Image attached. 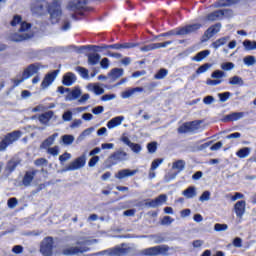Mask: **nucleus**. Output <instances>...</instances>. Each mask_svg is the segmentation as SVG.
Masks as SVG:
<instances>
[{
  "instance_id": "f257e3e1",
  "label": "nucleus",
  "mask_w": 256,
  "mask_h": 256,
  "mask_svg": "<svg viewBox=\"0 0 256 256\" xmlns=\"http://www.w3.org/2000/svg\"><path fill=\"white\" fill-rule=\"evenodd\" d=\"M203 25L199 23L186 25L184 27H179L176 30H170L168 32L162 33L158 36H156V39H159V37H171L173 35H189L191 33H195V31H199Z\"/></svg>"
},
{
  "instance_id": "f03ea898",
  "label": "nucleus",
  "mask_w": 256,
  "mask_h": 256,
  "mask_svg": "<svg viewBox=\"0 0 256 256\" xmlns=\"http://www.w3.org/2000/svg\"><path fill=\"white\" fill-rule=\"evenodd\" d=\"M47 12L50 15L52 25L59 23L63 15V10L61 9V0H52V2L47 5Z\"/></svg>"
},
{
  "instance_id": "7ed1b4c3",
  "label": "nucleus",
  "mask_w": 256,
  "mask_h": 256,
  "mask_svg": "<svg viewBox=\"0 0 256 256\" xmlns=\"http://www.w3.org/2000/svg\"><path fill=\"white\" fill-rule=\"evenodd\" d=\"M41 69V63L36 62L33 64H30L27 66V68L22 73L21 79H14V87H18V85H21L25 81V79H29L30 77H33V75H37Z\"/></svg>"
},
{
  "instance_id": "20e7f679",
  "label": "nucleus",
  "mask_w": 256,
  "mask_h": 256,
  "mask_svg": "<svg viewBox=\"0 0 256 256\" xmlns=\"http://www.w3.org/2000/svg\"><path fill=\"white\" fill-rule=\"evenodd\" d=\"M87 3H89V0H72L68 3V9L75 13L78 11V15H84L87 11H91V9L87 7Z\"/></svg>"
},
{
  "instance_id": "39448f33",
  "label": "nucleus",
  "mask_w": 256,
  "mask_h": 256,
  "mask_svg": "<svg viewBox=\"0 0 256 256\" xmlns=\"http://www.w3.org/2000/svg\"><path fill=\"white\" fill-rule=\"evenodd\" d=\"M21 138V131L15 130L4 136L0 141V151H5L9 145H13L15 141H19Z\"/></svg>"
},
{
  "instance_id": "423d86ee",
  "label": "nucleus",
  "mask_w": 256,
  "mask_h": 256,
  "mask_svg": "<svg viewBox=\"0 0 256 256\" xmlns=\"http://www.w3.org/2000/svg\"><path fill=\"white\" fill-rule=\"evenodd\" d=\"M169 249L170 248L168 245H158V246L146 248L143 251V253L146 256H157V255L167 256L169 255Z\"/></svg>"
},
{
  "instance_id": "0eeeda50",
  "label": "nucleus",
  "mask_w": 256,
  "mask_h": 256,
  "mask_svg": "<svg viewBox=\"0 0 256 256\" xmlns=\"http://www.w3.org/2000/svg\"><path fill=\"white\" fill-rule=\"evenodd\" d=\"M201 121L200 120H194L190 122L183 123L180 127H178V133L181 135L185 133H194V131L199 130L201 127Z\"/></svg>"
},
{
  "instance_id": "6e6552de",
  "label": "nucleus",
  "mask_w": 256,
  "mask_h": 256,
  "mask_svg": "<svg viewBox=\"0 0 256 256\" xmlns=\"http://www.w3.org/2000/svg\"><path fill=\"white\" fill-rule=\"evenodd\" d=\"M55 242L53 241V237H46L40 245V253L43 256H53V247Z\"/></svg>"
},
{
  "instance_id": "1a4fd4ad",
  "label": "nucleus",
  "mask_w": 256,
  "mask_h": 256,
  "mask_svg": "<svg viewBox=\"0 0 256 256\" xmlns=\"http://www.w3.org/2000/svg\"><path fill=\"white\" fill-rule=\"evenodd\" d=\"M45 7H47V0H33L30 4V11L34 15H45Z\"/></svg>"
},
{
  "instance_id": "9d476101",
  "label": "nucleus",
  "mask_w": 256,
  "mask_h": 256,
  "mask_svg": "<svg viewBox=\"0 0 256 256\" xmlns=\"http://www.w3.org/2000/svg\"><path fill=\"white\" fill-rule=\"evenodd\" d=\"M85 163H87V157L83 154L68 164L66 166V171H77V169L85 167Z\"/></svg>"
},
{
  "instance_id": "9b49d317",
  "label": "nucleus",
  "mask_w": 256,
  "mask_h": 256,
  "mask_svg": "<svg viewBox=\"0 0 256 256\" xmlns=\"http://www.w3.org/2000/svg\"><path fill=\"white\" fill-rule=\"evenodd\" d=\"M57 75H59V70H54L50 73H47L41 82V89H47L50 87V85H53V81L57 79Z\"/></svg>"
},
{
  "instance_id": "f8f14e48",
  "label": "nucleus",
  "mask_w": 256,
  "mask_h": 256,
  "mask_svg": "<svg viewBox=\"0 0 256 256\" xmlns=\"http://www.w3.org/2000/svg\"><path fill=\"white\" fill-rule=\"evenodd\" d=\"M247 209V202L245 200H239L234 204V212L238 219H243L245 211Z\"/></svg>"
},
{
  "instance_id": "ddd939ff",
  "label": "nucleus",
  "mask_w": 256,
  "mask_h": 256,
  "mask_svg": "<svg viewBox=\"0 0 256 256\" xmlns=\"http://www.w3.org/2000/svg\"><path fill=\"white\" fill-rule=\"evenodd\" d=\"M163 203H167V195L166 194H160L155 199L146 202L145 205H146V207H152L153 209H155V207H159V206L163 205Z\"/></svg>"
},
{
  "instance_id": "4468645a",
  "label": "nucleus",
  "mask_w": 256,
  "mask_h": 256,
  "mask_svg": "<svg viewBox=\"0 0 256 256\" xmlns=\"http://www.w3.org/2000/svg\"><path fill=\"white\" fill-rule=\"evenodd\" d=\"M37 173H39V170L26 171L22 178V185L24 187H31Z\"/></svg>"
},
{
  "instance_id": "2eb2a0df",
  "label": "nucleus",
  "mask_w": 256,
  "mask_h": 256,
  "mask_svg": "<svg viewBox=\"0 0 256 256\" xmlns=\"http://www.w3.org/2000/svg\"><path fill=\"white\" fill-rule=\"evenodd\" d=\"M172 44H173V41H171V40L162 42V43H152V44L145 45V46L141 47V51H144V52L155 51V49L165 48L168 45H172Z\"/></svg>"
},
{
  "instance_id": "dca6fc26",
  "label": "nucleus",
  "mask_w": 256,
  "mask_h": 256,
  "mask_svg": "<svg viewBox=\"0 0 256 256\" xmlns=\"http://www.w3.org/2000/svg\"><path fill=\"white\" fill-rule=\"evenodd\" d=\"M135 47V44H131V43H124V44H119V43H116V44H111V45H107V44H103L102 46H100V49H131Z\"/></svg>"
},
{
  "instance_id": "f3484780",
  "label": "nucleus",
  "mask_w": 256,
  "mask_h": 256,
  "mask_svg": "<svg viewBox=\"0 0 256 256\" xmlns=\"http://www.w3.org/2000/svg\"><path fill=\"white\" fill-rule=\"evenodd\" d=\"M245 117V112H233L224 116L223 121L224 123H231L233 121H239V119H243Z\"/></svg>"
},
{
  "instance_id": "a211bd4d",
  "label": "nucleus",
  "mask_w": 256,
  "mask_h": 256,
  "mask_svg": "<svg viewBox=\"0 0 256 256\" xmlns=\"http://www.w3.org/2000/svg\"><path fill=\"white\" fill-rule=\"evenodd\" d=\"M221 31V23H216L210 26L205 32L204 35L207 37V39H211L214 35H217Z\"/></svg>"
},
{
  "instance_id": "6ab92c4d",
  "label": "nucleus",
  "mask_w": 256,
  "mask_h": 256,
  "mask_svg": "<svg viewBox=\"0 0 256 256\" xmlns=\"http://www.w3.org/2000/svg\"><path fill=\"white\" fill-rule=\"evenodd\" d=\"M138 170H131V169H122L115 174L116 179H125V177H133V175H137Z\"/></svg>"
},
{
  "instance_id": "aec40b11",
  "label": "nucleus",
  "mask_w": 256,
  "mask_h": 256,
  "mask_svg": "<svg viewBox=\"0 0 256 256\" xmlns=\"http://www.w3.org/2000/svg\"><path fill=\"white\" fill-rule=\"evenodd\" d=\"M75 81H77V76H75L73 72H68L64 74L62 78V83L63 85H65V87H71V85H73Z\"/></svg>"
},
{
  "instance_id": "412c9836",
  "label": "nucleus",
  "mask_w": 256,
  "mask_h": 256,
  "mask_svg": "<svg viewBox=\"0 0 256 256\" xmlns=\"http://www.w3.org/2000/svg\"><path fill=\"white\" fill-rule=\"evenodd\" d=\"M87 252V248H79V247H70L62 250V255H78V253Z\"/></svg>"
},
{
  "instance_id": "4be33fe9",
  "label": "nucleus",
  "mask_w": 256,
  "mask_h": 256,
  "mask_svg": "<svg viewBox=\"0 0 256 256\" xmlns=\"http://www.w3.org/2000/svg\"><path fill=\"white\" fill-rule=\"evenodd\" d=\"M110 159L115 161V163H119V161H125V159H127V152L118 150L110 156Z\"/></svg>"
},
{
  "instance_id": "5701e85b",
  "label": "nucleus",
  "mask_w": 256,
  "mask_h": 256,
  "mask_svg": "<svg viewBox=\"0 0 256 256\" xmlns=\"http://www.w3.org/2000/svg\"><path fill=\"white\" fill-rule=\"evenodd\" d=\"M220 19H223V11L222 10H215L208 15H206L207 21H220Z\"/></svg>"
},
{
  "instance_id": "b1692460",
  "label": "nucleus",
  "mask_w": 256,
  "mask_h": 256,
  "mask_svg": "<svg viewBox=\"0 0 256 256\" xmlns=\"http://www.w3.org/2000/svg\"><path fill=\"white\" fill-rule=\"evenodd\" d=\"M124 70L123 68H113L108 76L111 79V81H117V79L123 77Z\"/></svg>"
},
{
  "instance_id": "393cba45",
  "label": "nucleus",
  "mask_w": 256,
  "mask_h": 256,
  "mask_svg": "<svg viewBox=\"0 0 256 256\" xmlns=\"http://www.w3.org/2000/svg\"><path fill=\"white\" fill-rule=\"evenodd\" d=\"M124 119H125L124 116H117L112 118L110 121L107 122L108 129H115V127H119V125L123 123Z\"/></svg>"
},
{
  "instance_id": "a878e982",
  "label": "nucleus",
  "mask_w": 256,
  "mask_h": 256,
  "mask_svg": "<svg viewBox=\"0 0 256 256\" xmlns=\"http://www.w3.org/2000/svg\"><path fill=\"white\" fill-rule=\"evenodd\" d=\"M185 160H176L175 162L172 163V169H176L177 173L174 174V176L172 177V179H175V176L178 173H181V171L185 170Z\"/></svg>"
},
{
  "instance_id": "bb28decb",
  "label": "nucleus",
  "mask_w": 256,
  "mask_h": 256,
  "mask_svg": "<svg viewBox=\"0 0 256 256\" xmlns=\"http://www.w3.org/2000/svg\"><path fill=\"white\" fill-rule=\"evenodd\" d=\"M53 115H55V113L52 110H49L48 112L40 114L38 120L40 121V123L46 125V123L53 119Z\"/></svg>"
},
{
  "instance_id": "cd10ccee",
  "label": "nucleus",
  "mask_w": 256,
  "mask_h": 256,
  "mask_svg": "<svg viewBox=\"0 0 256 256\" xmlns=\"http://www.w3.org/2000/svg\"><path fill=\"white\" fill-rule=\"evenodd\" d=\"M57 133L52 134L48 138H46L40 145L41 149H47L51 147L55 143V139H57Z\"/></svg>"
},
{
  "instance_id": "c85d7f7f",
  "label": "nucleus",
  "mask_w": 256,
  "mask_h": 256,
  "mask_svg": "<svg viewBox=\"0 0 256 256\" xmlns=\"http://www.w3.org/2000/svg\"><path fill=\"white\" fill-rule=\"evenodd\" d=\"M182 195H184L186 199H193V197H197V188L190 186L182 192Z\"/></svg>"
},
{
  "instance_id": "c756f323",
  "label": "nucleus",
  "mask_w": 256,
  "mask_h": 256,
  "mask_svg": "<svg viewBox=\"0 0 256 256\" xmlns=\"http://www.w3.org/2000/svg\"><path fill=\"white\" fill-rule=\"evenodd\" d=\"M229 39H231V37L224 36V37H221V38L215 40L212 43L213 49H219V47H223V45H227V42L229 41Z\"/></svg>"
},
{
  "instance_id": "7c9ffc66",
  "label": "nucleus",
  "mask_w": 256,
  "mask_h": 256,
  "mask_svg": "<svg viewBox=\"0 0 256 256\" xmlns=\"http://www.w3.org/2000/svg\"><path fill=\"white\" fill-rule=\"evenodd\" d=\"M241 3V0H218L217 7H231V5H237Z\"/></svg>"
},
{
  "instance_id": "2f4dec72",
  "label": "nucleus",
  "mask_w": 256,
  "mask_h": 256,
  "mask_svg": "<svg viewBox=\"0 0 256 256\" xmlns=\"http://www.w3.org/2000/svg\"><path fill=\"white\" fill-rule=\"evenodd\" d=\"M11 41L15 43H21V41H27L29 39V34H12L10 37Z\"/></svg>"
},
{
  "instance_id": "473e14b6",
  "label": "nucleus",
  "mask_w": 256,
  "mask_h": 256,
  "mask_svg": "<svg viewBox=\"0 0 256 256\" xmlns=\"http://www.w3.org/2000/svg\"><path fill=\"white\" fill-rule=\"evenodd\" d=\"M143 92V87H136V88H131L130 90H127L123 92L122 97L124 99H129L134 93H141Z\"/></svg>"
},
{
  "instance_id": "72a5a7b5",
  "label": "nucleus",
  "mask_w": 256,
  "mask_h": 256,
  "mask_svg": "<svg viewBox=\"0 0 256 256\" xmlns=\"http://www.w3.org/2000/svg\"><path fill=\"white\" fill-rule=\"evenodd\" d=\"M236 155L237 157H239V159H245L246 157H249V155H251V148L249 147L241 148L236 152Z\"/></svg>"
},
{
  "instance_id": "f704fd0d",
  "label": "nucleus",
  "mask_w": 256,
  "mask_h": 256,
  "mask_svg": "<svg viewBox=\"0 0 256 256\" xmlns=\"http://www.w3.org/2000/svg\"><path fill=\"white\" fill-rule=\"evenodd\" d=\"M210 54H211L210 50H203L198 52L193 59L194 61H197L199 63L200 61H203V59H205L206 57H209Z\"/></svg>"
},
{
  "instance_id": "c9c22d12",
  "label": "nucleus",
  "mask_w": 256,
  "mask_h": 256,
  "mask_svg": "<svg viewBox=\"0 0 256 256\" xmlns=\"http://www.w3.org/2000/svg\"><path fill=\"white\" fill-rule=\"evenodd\" d=\"M99 61H101V55H99L97 53L88 54V63L90 65H97V63H99Z\"/></svg>"
},
{
  "instance_id": "e433bc0d",
  "label": "nucleus",
  "mask_w": 256,
  "mask_h": 256,
  "mask_svg": "<svg viewBox=\"0 0 256 256\" xmlns=\"http://www.w3.org/2000/svg\"><path fill=\"white\" fill-rule=\"evenodd\" d=\"M230 85H239V87H243L245 85V82L243 81V78L239 76H233L229 79Z\"/></svg>"
},
{
  "instance_id": "4c0bfd02",
  "label": "nucleus",
  "mask_w": 256,
  "mask_h": 256,
  "mask_svg": "<svg viewBox=\"0 0 256 256\" xmlns=\"http://www.w3.org/2000/svg\"><path fill=\"white\" fill-rule=\"evenodd\" d=\"M20 163L21 162L19 160L8 161L7 166H6L7 171H9V173H13V171H15V169H17V167L19 166Z\"/></svg>"
},
{
  "instance_id": "58836bf2",
  "label": "nucleus",
  "mask_w": 256,
  "mask_h": 256,
  "mask_svg": "<svg viewBox=\"0 0 256 256\" xmlns=\"http://www.w3.org/2000/svg\"><path fill=\"white\" fill-rule=\"evenodd\" d=\"M243 47H245L246 51H255L256 41L244 40Z\"/></svg>"
},
{
  "instance_id": "ea45409f",
  "label": "nucleus",
  "mask_w": 256,
  "mask_h": 256,
  "mask_svg": "<svg viewBox=\"0 0 256 256\" xmlns=\"http://www.w3.org/2000/svg\"><path fill=\"white\" fill-rule=\"evenodd\" d=\"M79 97H81V88L76 86L70 93L69 101H73V99H79Z\"/></svg>"
},
{
  "instance_id": "a19ab883",
  "label": "nucleus",
  "mask_w": 256,
  "mask_h": 256,
  "mask_svg": "<svg viewBox=\"0 0 256 256\" xmlns=\"http://www.w3.org/2000/svg\"><path fill=\"white\" fill-rule=\"evenodd\" d=\"M73 141H75L73 135L66 134L62 136V143H64V145H73Z\"/></svg>"
},
{
  "instance_id": "79ce46f5",
  "label": "nucleus",
  "mask_w": 256,
  "mask_h": 256,
  "mask_svg": "<svg viewBox=\"0 0 256 256\" xmlns=\"http://www.w3.org/2000/svg\"><path fill=\"white\" fill-rule=\"evenodd\" d=\"M76 71L79 72V74L83 79H89V70L87 68L78 66L76 67Z\"/></svg>"
},
{
  "instance_id": "37998d69",
  "label": "nucleus",
  "mask_w": 256,
  "mask_h": 256,
  "mask_svg": "<svg viewBox=\"0 0 256 256\" xmlns=\"http://www.w3.org/2000/svg\"><path fill=\"white\" fill-rule=\"evenodd\" d=\"M169 73V70L161 68L154 76L155 79H165Z\"/></svg>"
},
{
  "instance_id": "c03bdc74",
  "label": "nucleus",
  "mask_w": 256,
  "mask_h": 256,
  "mask_svg": "<svg viewBox=\"0 0 256 256\" xmlns=\"http://www.w3.org/2000/svg\"><path fill=\"white\" fill-rule=\"evenodd\" d=\"M23 22V17L21 15H14L12 21L10 22V25L12 27H17V25H21Z\"/></svg>"
},
{
  "instance_id": "a18cd8bd",
  "label": "nucleus",
  "mask_w": 256,
  "mask_h": 256,
  "mask_svg": "<svg viewBox=\"0 0 256 256\" xmlns=\"http://www.w3.org/2000/svg\"><path fill=\"white\" fill-rule=\"evenodd\" d=\"M209 69H211V64L205 63L196 70V73L197 75H201V73H206V71H209Z\"/></svg>"
},
{
  "instance_id": "49530a36",
  "label": "nucleus",
  "mask_w": 256,
  "mask_h": 256,
  "mask_svg": "<svg viewBox=\"0 0 256 256\" xmlns=\"http://www.w3.org/2000/svg\"><path fill=\"white\" fill-rule=\"evenodd\" d=\"M232 69H235V64L233 62H225L221 64L222 71H231Z\"/></svg>"
},
{
  "instance_id": "de8ad7c7",
  "label": "nucleus",
  "mask_w": 256,
  "mask_h": 256,
  "mask_svg": "<svg viewBox=\"0 0 256 256\" xmlns=\"http://www.w3.org/2000/svg\"><path fill=\"white\" fill-rule=\"evenodd\" d=\"M30 28H31V23L26 22V21H22L20 23L19 32L20 33H25V31H29Z\"/></svg>"
},
{
  "instance_id": "09e8293b",
  "label": "nucleus",
  "mask_w": 256,
  "mask_h": 256,
  "mask_svg": "<svg viewBox=\"0 0 256 256\" xmlns=\"http://www.w3.org/2000/svg\"><path fill=\"white\" fill-rule=\"evenodd\" d=\"M49 161L46 158H38L34 161L36 167H43L48 165Z\"/></svg>"
},
{
  "instance_id": "8fccbe9b",
  "label": "nucleus",
  "mask_w": 256,
  "mask_h": 256,
  "mask_svg": "<svg viewBox=\"0 0 256 256\" xmlns=\"http://www.w3.org/2000/svg\"><path fill=\"white\" fill-rule=\"evenodd\" d=\"M212 79H223L225 77V73L222 70H215L211 74Z\"/></svg>"
},
{
  "instance_id": "3c124183",
  "label": "nucleus",
  "mask_w": 256,
  "mask_h": 256,
  "mask_svg": "<svg viewBox=\"0 0 256 256\" xmlns=\"http://www.w3.org/2000/svg\"><path fill=\"white\" fill-rule=\"evenodd\" d=\"M19 203V200H17V198L12 197L8 199L7 205L9 207V209H15V207H17V204Z\"/></svg>"
},
{
  "instance_id": "603ef678",
  "label": "nucleus",
  "mask_w": 256,
  "mask_h": 256,
  "mask_svg": "<svg viewBox=\"0 0 256 256\" xmlns=\"http://www.w3.org/2000/svg\"><path fill=\"white\" fill-rule=\"evenodd\" d=\"M163 163V158H157L151 163L150 171H155Z\"/></svg>"
},
{
  "instance_id": "864d4df0",
  "label": "nucleus",
  "mask_w": 256,
  "mask_h": 256,
  "mask_svg": "<svg viewBox=\"0 0 256 256\" xmlns=\"http://www.w3.org/2000/svg\"><path fill=\"white\" fill-rule=\"evenodd\" d=\"M211 199V192L210 191H204L202 195L199 197V201L204 203V201H209Z\"/></svg>"
},
{
  "instance_id": "5fc2aeb1",
  "label": "nucleus",
  "mask_w": 256,
  "mask_h": 256,
  "mask_svg": "<svg viewBox=\"0 0 256 256\" xmlns=\"http://www.w3.org/2000/svg\"><path fill=\"white\" fill-rule=\"evenodd\" d=\"M92 91L95 95H103L105 93V89L97 84L93 85Z\"/></svg>"
},
{
  "instance_id": "6e6d98bb",
  "label": "nucleus",
  "mask_w": 256,
  "mask_h": 256,
  "mask_svg": "<svg viewBox=\"0 0 256 256\" xmlns=\"http://www.w3.org/2000/svg\"><path fill=\"white\" fill-rule=\"evenodd\" d=\"M219 100L221 103H225L229 97H231V92H223L218 94Z\"/></svg>"
},
{
  "instance_id": "4d7b16f0",
  "label": "nucleus",
  "mask_w": 256,
  "mask_h": 256,
  "mask_svg": "<svg viewBox=\"0 0 256 256\" xmlns=\"http://www.w3.org/2000/svg\"><path fill=\"white\" fill-rule=\"evenodd\" d=\"M129 147H130L131 151H133V153H141V149H142L141 144L132 142V144H130Z\"/></svg>"
},
{
  "instance_id": "13d9d810",
  "label": "nucleus",
  "mask_w": 256,
  "mask_h": 256,
  "mask_svg": "<svg viewBox=\"0 0 256 256\" xmlns=\"http://www.w3.org/2000/svg\"><path fill=\"white\" fill-rule=\"evenodd\" d=\"M221 83H223V80H221V79H214V80L208 79L206 81V84L210 85L211 87H215L217 85H221Z\"/></svg>"
},
{
  "instance_id": "bf43d9fd",
  "label": "nucleus",
  "mask_w": 256,
  "mask_h": 256,
  "mask_svg": "<svg viewBox=\"0 0 256 256\" xmlns=\"http://www.w3.org/2000/svg\"><path fill=\"white\" fill-rule=\"evenodd\" d=\"M255 56H246L244 58V63L245 65L251 66V65H255Z\"/></svg>"
},
{
  "instance_id": "052dcab7",
  "label": "nucleus",
  "mask_w": 256,
  "mask_h": 256,
  "mask_svg": "<svg viewBox=\"0 0 256 256\" xmlns=\"http://www.w3.org/2000/svg\"><path fill=\"white\" fill-rule=\"evenodd\" d=\"M147 150L150 153H155L157 151V142H150L147 144Z\"/></svg>"
},
{
  "instance_id": "680f3d73",
  "label": "nucleus",
  "mask_w": 256,
  "mask_h": 256,
  "mask_svg": "<svg viewBox=\"0 0 256 256\" xmlns=\"http://www.w3.org/2000/svg\"><path fill=\"white\" fill-rule=\"evenodd\" d=\"M228 227L229 226L227 224L216 223L214 225V230L215 231H227Z\"/></svg>"
},
{
  "instance_id": "e2e57ef3",
  "label": "nucleus",
  "mask_w": 256,
  "mask_h": 256,
  "mask_svg": "<svg viewBox=\"0 0 256 256\" xmlns=\"http://www.w3.org/2000/svg\"><path fill=\"white\" fill-rule=\"evenodd\" d=\"M175 219L171 218V216H164L161 220V225H171Z\"/></svg>"
},
{
  "instance_id": "0e129e2a",
  "label": "nucleus",
  "mask_w": 256,
  "mask_h": 256,
  "mask_svg": "<svg viewBox=\"0 0 256 256\" xmlns=\"http://www.w3.org/2000/svg\"><path fill=\"white\" fill-rule=\"evenodd\" d=\"M69 159H71V154L68 152H65L59 156L60 163H65V161H69Z\"/></svg>"
},
{
  "instance_id": "69168bd1",
  "label": "nucleus",
  "mask_w": 256,
  "mask_h": 256,
  "mask_svg": "<svg viewBox=\"0 0 256 256\" xmlns=\"http://www.w3.org/2000/svg\"><path fill=\"white\" fill-rule=\"evenodd\" d=\"M48 153L53 155V157H57L59 155V146H54L52 148H48Z\"/></svg>"
},
{
  "instance_id": "338daca9",
  "label": "nucleus",
  "mask_w": 256,
  "mask_h": 256,
  "mask_svg": "<svg viewBox=\"0 0 256 256\" xmlns=\"http://www.w3.org/2000/svg\"><path fill=\"white\" fill-rule=\"evenodd\" d=\"M220 11H222L223 17H226V19H231V17H233V10L231 9H223Z\"/></svg>"
},
{
  "instance_id": "774afa93",
  "label": "nucleus",
  "mask_w": 256,
  "mask_h": 256,
  "mask_svg": "<svg viewBox=\"0 0 256 256\" xmlns=\"http://www.w3.org/2000/svg\"><path fill=\"white\" fill-rule=\"evenodd\" d=\"M62 119L63 121H71V119H73V112L71 111L64 112V114L62 115Z\"/></svg>"
}]
</instances>
